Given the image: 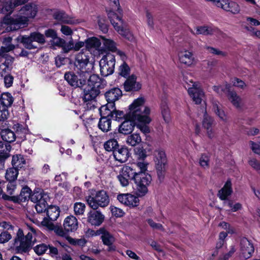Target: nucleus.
<instances>
[{
  "label": "nucleus",
  "mask_w": 260,
  "mask_h": 260,
  "mask_svg": "<svg viewBox=\"0 0 260 260\" xmlns=\"http://www.w3.org/2000/svg\"><path fill=\"white\" fill-rule=\"evenodd\" d=\"M118 144L117 141L115 139H110L107 141L104 144V148L107 151H113L117 149Z\"/></svg>",
  "instance_id": "50"
},
{
  "label": "nucleus",
  "mask_w": 260,
  "mask_h": 260,
  "mask_svg": "<svg viewBox=\"0 0 260 260\" xmlns=\"http://www.w3.org/2000/svg\"><path fill=\"white\" fill-rule=\"evenodd\" d=\"M117 198L120 203L129 207H136L139 202L138 197L129 193L119 194Z\"/></svg>",
  "instance_id": "19"
},
{
  "label": "nucleus",
  "mask_w": 260,
  "mask_h": 260,
  "mask_svg": "<svg viewBox=\"0 0 260 260\" xmlns=\"http://www.w3.org/2000/svg\"><path fill=\"white\" fill-rule=\"evenodd\" d=\"M133 180L137 187L139 196H144L148 191V186L151 181V177L148 173H136V169H134Z\"/></svg>",
  "instance_id": "4"
},
{
  "label": "nucleus",
  "mask_w": 260,
  "mask_h": 260,
  "mask_svg": "<svg viewBox=\"0 0 260 260\" xmlns=\"http://www.w3.org/2000/svg\"><path fill=\"white\" fill-rule=\"evenodd\" d=\"M31 38L34 42H36L38 43L43 44L45 43V38L43 35L37 32H34L30 34Z\"/></svg>",
  "instance_id": "57"
},
{
  "label": "nucleus",
  "mask_w": 260,
  "mask_h": 260,
  "mask_svg": "<svg viewBox=\"0 0 260 260\" xmlns=\"http://www.w3.org/2000/svg\"><path fill=\"white\" fill-rule=\"evenodd\" d=\"M124 88L126 91H137L141 88V84L137 81L136 76L132 75L125 81Z\"/></svg>",
  "instance_id": "22"
},
{
  "label": "nucleus",
  "mask_w": 260,
  "mask_h": 260,
  "mask_svg": "<svg viewBox=\"0 0 260 260\" xmlns=\"http://www.w3.org/2000/svg\"><path fill=\"white\" fill-rule=\"evenodd\" d=\"M10 70V68L6 62L0 65V74L2 77L9 75Z\"/></svg>",
  "instance_id": "63"
},
{
  "label": "nucleus",
  "mask_w": 260,
  "mask_h": 260,
  "mask_svg": "<svg viewBox=\"0 0 260 260\" xmlns=\"http://www.w3.org/2000/svg\"><path fill=\"white\" fill-rule=\"evenodd\" d=\"M30 232H28L24 237V240L22 241L21 248L19 249V253H22L28 251L29 247L32 246L36 241L35 236L37 235V232L35 229L29 227Z\"/></svg>",
  "instance_id": "15"
},
{
  "label": "nucleus",
  "mask_w": 260,
  "mask_h": 260,
  "mask_svg": "<svg viewBox=\"0 0 260 260\" xmlns=\"http://www.w3.org/2000/svg\"><path fill=\"white\" fill-rule=\"evenodd\" d=\"M135 121H137V120L127 118L126 115L125 120L123 121L119 127V133L124 135L131 134L134 130L136 124Z\"/></svg>",
  "instance_id": "25"
},
{
  "label": "nucleus",
  "mask_w": 260,
  "mask_h": 260,
  "mask_svg": "<svg viewBox=\"0 0 260 260\" xmlns=\"http://www.w3.org/2000/svg\"><path fill=\"white\" fill-rule=\"evenodd\" d=\"M12 40V38L10 37L4 39L3 44L5 46L1 48V51L2 53L8 52L15 48V46L11 44Z\"/></svg>",
  "instance_id": "41"
},
{
  "label": "nucleus",
  "mask_w": 260,
  "mask_h": 260,
  "mask_svg": "<svg viewBox=\"0 0 260 260\" xmlns=\"http://www.w3.org/2000/svg\"><path fill=\"white\" fill-rule=\"evenodd\" d=\"M81 76L84 77L85 80L87 78H88L87 84L85 85V86L92 87L95 89H100V87L101 86V79L99 76L95 74L90 75V74L89 73V75L87 76H83V75Z\"/></svg>",
  "instance_id": "30"
},
{
  "label": "nucleus",
  "mask_w": 260,
  "mask_h": 260,
  "mask_svg": "<svg viewBox=\"0 0 260 260\" xmlns=\"http://www.w3.org/2000/svg\"><path fill=\"white\" fill-rule=\"evenodd\" d=\"M213 90L219 94H222V93L225 92L226 90L230 91V85L225 83L223 85L214 86L213 87Z\"/></svg>",
  "instance_id": "56"
},
{
  "label": "nucleus",
  "mask_w": 260,
  "mask_h": 260,
  "mask_svg": "<svg viewBox=\"0 0 260 260\" xmlns=\"http://www.w3.org/2000/svg\"><path fill=\"white\" fill-rule=\"evenodd\" d=\"M212 110L219 118L223 122L227 123L229 121V117L222 108L221 104L216 100H212Z\"/></svg>",
  "instance_id": "23"
},
{
  "label": "nucleus",
  "mask_w": 260,
  "mask_h": 260,
  "mask_svg": "<svg viewBox=\"0 0 260 260\" xmlns=\"http://www.w3.org/2000/svg\"><path fill=\"white\" fill-rule=\"evenodd\" d=\"M105 216L98 211L91 210L87 214V222L92 226H100Z\"/></svg>",
  "instance_id": "17"
},
{
  "label": "nucleus",
  "mask_w": 260,
  "mask_h": 260,
  "mask_svg": "<svg viewBox=\"0 0 260 260\" xmlns=\"http://www.w3.org/2000/svg\"><path fill=\"white\" fill-rule=\"evenodd\" d=\"M113 109H112L108 103L106 105L101 106L99 109V111L101 117L110 118L111 117Z\"/></svg>",
  "instance_id": "42"
},
{
  "label": "nucleus",
  "mask_w": 260,
  "mask_h": 260,
  "mask_svg": "<svg viewBox=\"0 0 260 260\" xmlns=\"http://www.w3.org/2000/svg\"><path fill=\"white\" fill-rule=\"evenodd\" d=\"M47 214L51 221H55L59 215V209L57 206H51L47 208Z\"/></svg>",
  "instance_id": "40"
},
{
  "label": "nucleus",
  "mask_w": 260,
  "mask_h": 260,
  "mask_svg": "<svg viewBox=\"0 0 260 260\" xmlns=\"http://www.w3.org/2000/svg\"><path fill=\"white\" fill-rule=\"evenodd\" d=\"M135 152L138 160H144L146 157V151L142 148H137Z\"/></svg>",
  "instance_id": "59"
},
{
  "label": "nucleus",
  "mask_w": 260,
  "mask_h": 260,
  "mask_svg": "<svg viewBox=\"0 0 260 260\" xmlns=\"http://www.w3.org/2000/svg\"><path fill=\"white\" fill-rule=\"evenodd\" d=\"M96 234H100L101 235V239L104 244L109 246V251L115 249L112 245L114 241V238L108 231L105 228H102L97 230Z\"/></svg>",
  "instance_id": "20"
},
{
  "label": "nucleus",
  "mask_w": 260,
  "mask_h": 260,
  "mask_svg": "<svg viewBox=\"0 0 260 260\" xmlns=\"http://www.w3.org/2000/svg\"><path fill=\"white\" fill-rule=\"evenodd\" d=\"M31 190L29 188L26 187L22 189L18 198L21 202H25L29 199H31Z\"/></svg>",
  "instance_id": "49"
},
{
  "label": "nucleus",
  "mask_w": 260,
  "mask_h": 260,
  "mask_svg": "<svg viewBox=\"0 0 260 260\" xmlns=\"http://www.w3.org/2000/svg\"><path fill=\"white\" fill-rule=\"evenodd\" d=\"M26 2L27 0H15L14 2L12 0H0V13L10 15L16 7Z\"/></svg>",
  "instance_id": "9"
},
{
  "label": "nucleus",
  "mask_w": 260,
  "mask_h": 260,
  "mask_svg": "<svg viewBox=\"0 0 260 260\" xmlns=\"http://www.w3.org/2000/svg\"><path fill=\"white\" fill-rule=\"evenodd\" d=\"M129 67L125 63V62H123V63L120 66L119 68V75L124 77H126L129 75Z\"/></svg>",
  "instance_id": "54"
},
{
  "label": "nucleus",
  "mask_w": 260,
  "mask_h": 260,
  "mask_svg": "<svg viewBox=\"0 0 260 260\" xmlns=\"http://www.w3.org/2000/svg\"><path fill=\"white\" fill-rule=\"evenodd\" d=\"M113 155L116 161L120 163H124L127 160L129 153L127 148L121 147L114 150Z\"/></svg>",
  "instance_id": "24"
},
{
  "label": "nucleus",
  "mask_w": 260,
  "mask_h": 260,
  "mask_svg": "<svg viewBox=\"0 0 260 260\" xmlns=\"http://www.w3.org/2000/svg\"><path fill=\"white\" fill-rule=\"evenodd\" d=\"M86 201L88 205L94 210L97 209L99 207H106L109 203V197L104 190L97 192L94 196L86 197Z\"/></svg>",
  "instance_id": "5"
},
{
  "label": "nucleus",
  "mask_w": 260,
  "mask_h": 260,
  "mask_svg": "<svg viewBox=\"0 0 260 260\" xmlns=\"http://www.w3.org/2000/svg\"><path fill=\"white\" fill-rule=\"evenodd\" d=\"M24 237L23 231L19 229L17 233V235L14 239V247L17 253H19V249L21 248V246L22 244V241L24 240Z\"/></svg>",
  "instance_id": "38"
},
{
  "label": "nucleus",
  "mask_w": 260,
  "mask_h": 260,
  "mask_svg": "<svg viewBox=\"0 0 260 260\" xmlns=\"http://www.w3.org/2000/svg\"><path fill=\"white\" fill-rule=\"evenodd\" d=\"M98 126L104 132L109 131L111 127V119L110 118L101 117L99 122Z\"/></svg>",
  "instance_id": "37"
},
{
  "label": "nucleus",
  "mask_w": 260,
  "mask_h": 260,
  "mask_svg": "<svg viewBox=\"0 0 260 260\" xmlns=\"http://www.w3.org/2000/svg\"><path fill=\"white\" fill-rule=\"evenodd\" d=\"M178 56L179 62L187 67H190L196 62L193 53L187 50L184 49L180 51Z\"/></svg>",
  "instance_id": "16"
},
{
  "label": "nucleus",
  "mask_w": 260,
  "mask_h": 260,
  "mask_svg": "<svg viewBox=\"0 0 260 260\" xmlns=\"http://www.w3.org/2000/svg\"><path fill=\"white\" fill-rule=\"evenodd\" d=\"M109 17L110 19L111 23L115 30H117L120 35L125 38L126 35H127V32H131L128 29L125 27V24L121 17L117 16L115 13H109Z\"/></svg>",
  "instance_id": "11"
},
{
  "label": "nucleus",
  "mask_w": 260,
  "mask_h": 260,
  "mask_svg": "<svg viewBox=\"0 0 260 260\" xmlns=\"http://www.w3.org/2000/svg\"><path fill=\"white\" fill-rule=\"evenodd\" d=\"M109 17L110 19L111 23L115 30H117L120 35L125 38L126 35H127V32H131L128 29L125 27V24L121 17L117 16L115 13H109Z\"/></svg>",
  "instance_id": "12"
},
{
  "label": "nucleus",
  "mask_w": 260,
  "mask_h": 260,
  "mask_svg": "<svg viewBox=\"0 0 260 260\" xmlns=\"http://www.w3.org/2000/svg\"><path fill=\"white\" fill-rule=\"evenodd\" d=\"M83 89V100L85 102L94 100L100 93V89H95L92 87L85 86Z\"/></svg>",
  "instance_id": "32"
},
{
  "label": "nucleus",
  "mask_w": 260,
  "mask_h": 260,
  "mask_svg": "<svg viewBox=\"0 0 260 260\" xmlns=\"http://www.w3.org/2000/svg\"><path fill=\"white\" fill-rule=\"evenodd\" d=\"M17 40L23 44V46L27 49H32L37 47L34 44V40L30 35L29 36H20L17 38Z\"/></svg>",
  "instance_id": "35"
},
{
  "label": "nucleus",
  "mask_w": 260,
  "mask_h": 260,
  "mask_svg": "<svg viewBox=\"0 0 260 260\" xmlns=\"http://www.w3.org/2000/svg\"><path fill=\"white\" fill-rule=\"evenodd\" d=\"M48 245L45 244H40L36 246L34 249L35 252L39 255L45 253L48 249Z\"/></svg>",
  "instance_id": "55"
},
{
  "label": "nucleus",
  "mask_w": 260,
  "mask_h": 260,
  "mask_svg": "<svg viewBox=\"0 0 260 260\" xmlns=\"http://www.w3.org/2000/svg\"><path fill=\"white\" fill-rule=\"evenodd\" d=\"M249 165L260 174V162L255 158H252L248 161Z\"/></svg>",
  "instance_id": "64"
},
{
  "label": "nucleus",
  "mask_w": 260,
  "mask_h": 260,
  "mask_svg": "<svg viewBox=\"0 0 260 260\" xmlns=\"http://www.w3.org/2000/svg\"><path fill=\"white\" fill-rule=\"evenodd\" d=\"M63 227L67 232H74L78 227L77 219L73 215L67 217L63 222Z\"/></svg>",
  "instance_id": "27"
},
{
  "label": "nucleus",
  "mask_w": 260,
  "mask_h": 260,
  "mask_svg": "<svg viewBox=\"0 0 260 260\" xmlns=\"http://www.w3.org/2000/svg\"><path fill=\"white\" fill-rule=\"evenodd\" d=\"M146 101L144 96L135 99L129 106V112L126 114L127 118L137 120L139 122L150 123V109L145 105Z\"/></svg>",
  "instance_id": "2"
},
{
  "label": "nucleus",
  "mask_w": 260,
  "mask_h": 260,
  "mask_svg": "<svg viewBox=\"0 0 260 260\" xmlns=\"http://www.w3.org/2000/svg\"><path fill=\"white\" fill-rule=\"evenodd\" d=\"M122 95V92L118 88H114L105 93V98L112 109L115 107V102Z\"/></svg>",
  "instance_id": "21"
},
{
  "label": "nucleus",
  "mask_w": 260,
  "mask_h": 260,
  "mask_svg": "<svg viewBox=\"0 0 260 260\" xmlns=\"http://www.w3.org/2000/svg\"><path fill=\"white\" fill-rule=\"evenodd\" d=\"M91 54L85 50L79 52L76 57L75 66L79 70L78 74L81 76H87L93 68L92 63L89 61Z\"/></svg>",
  "instance_id": "3"
},
{
  "label": "nucleus",
  "mask_w": 260,
  "mask_h": 260,
  "mask_svg": "<svg viewBox=\"0 0 260 260\" xmlns=\"http://www.w3.org/2000/svg\"><path fill=\"white\" fill-rule=\"evenodd\" d=\"M1 102L5 108L10 107L13 102V98L10 93L8 92L4 93L1 95Z\"/></svg>",
  "instance_id": "46"
},
{
  "label": "nucleus",
  "mask_w": 260,
  "mask_h": 260,
  "mask_svg": "<svg viewBox=\"0 0 260 260\" xmlns=\"http://www.w3.org/2000/svg\"><path fill=\"white\" fill-rule=\"evenodd\" d=\"M224 205H227L229 208H230L232 212H236L240 210L242 208L241 204L239 203L234 204L232 201H229L227 202H225Z\"/></svg>",
  "instance_id": "62"
},
{
  "label": "nucleus",
  "mask_w": 260,
  "mask_h": 260,
  "mask_svg": "<svg viewBox=\"0 0 260 260\" xmlns=\"http://www.w3.org/2000/svg\"><path fill=\"white\" fill-rule=\"evenodd\" d=\"M190 32L194 35H210L215 31V29L211 26L204 25L197 26L194 29H190Z\"/></svg>",
  "instance_id": "31"
},
{
  "label": "nucleus",
  "mask_w": 260,
  "mask_h": 260,
  "mask_svg": "<svg viewBox=\"0 0 260 260\" xmlns=\"http://www.w3.org/2000/svg\"><path fill=\"white\" fill-rule=\"evenodd\" d=\"M134 174V169L125 166L121 168L117 178L120 185L123 187H125L129 184V179L133 180Z\"/></svg>",
  "instance_id": "10"
},
{
  "label": "nucleus",
  "mask_w": 260,
  "mask_h": 260,
  "mask_svg": "<svg viewBox=\"0 0 260 260\" xmlns=\"http://www.w3.org/2000/svg\"><path fill=\"white\" fill-rule=\"evenodd\" d=\"M232 183L228 180L224 186L218 191V196L221 200H225L232 193Z\"/></svg>",
  "instance_id": "33"
},
{
  "label": "nucleus",
  "mask_w": 260,
  "mask_h": 260,
  "mask_svg": "<svg viewBox=\"0 0 260 260\" xmlns=\"http://www.w3.org/2000/svg\"><path fill=\"white\" fill-rule=\"evenodd\" d=\"M25 164V161L22 156H13L12 160L13 167L17 169L18 170V169L22 168Z\"/></svg>",
  "instance_id": "47"
},
{
  "label": "nucleus",
  "mask_w": 260,
  "mask_h": 260,
  "mask_svg": "<svg viewBox=\"0 0 260 260\" xmlns=\"http://www.w3.org/2000/svg\"><path fill=\"white\" fill-rule=\"evenodd\" d=\"M79 79L78 76L73 73H68L64 75V79L72 86L74 87H80L85 84V80L84 77L80 76Z\"/></svg>",
  "instance_id": "18"
},
{
  "label": "nucleus",
  "mask_w": 260,
  "mask_h": 260,
  "mask_svg": "<svg viewBox=\"0 0 260 260\" xmlns=\"http://www.w3.org/2000/svg\"><path fill=\"white\" fill-rule=\"evenodd\" d=\"M188 81L189 82L185 81L186 85L185 87L187 89L189 96L196 104H201L205 97L203 90L198 83L192 81V80Z\"/></svg>",
  "instance_id": "6"
},
{
  "label": "nucleus",
  "mask_w": 260,
  "mask_h": 260,
  "mask_svg": "<svg viewBox=\"0 0 260 260\" xmlns=\"http://www.w3.org/2000/svg\"><path fill=\"white\" fill-rule=\"evenodd\" d=\"M240 250L241 256L245 259L250 258L254 252V248L252 242L243 237L240 241Z\"/></svg>",
  "instance_id": "13"
},
{
  "label": "nucleus",
  "mask_w": 260,
  "mask_h": 260,
  "mask_svg": "<svg viewBox=\"0 0 260 260\" xmlns=\"http://www.w3.org/2000/svg\"><path fill=\"white\" fill-rule=\"evenodd\" d=\"M228 97L229 100L235 108L240 109L242 107V99L235 91H229Z\"/></svg>",
  "instance_id": "34"
},
{
  "label": "nucleus",
  "mask_w": 260,
  "mask_h": 260,
  "mask_svg": "<svg viewBox=\"0 0 260 260\" xmlns=\"http://www.w3.org/2000/svg\"><path fill=\"white\" fill-rule=\"evenodd\" d=\"M54 18L58 21L64 23H71L72 21L63 12H56L54 15Z\"/></svg>",
  "instance_id": "51"
},
{
  "label": "nucleus",
  "mask_w": 260,
  "mask_h": 260,
  "mask_svg": "<svg viewBox=\"0 0 260 260\" xmlns=\"http://www.w3.org/2000/svg\"><path fill=\"white\" fill-rule=\"evenodd\" d=\"M199 164L201 167L204 169L209 168V158L206 154H202L199 159Z\"/></svg>",
  "instance_id": "61"
},
{
  "label": "nucleus",
  "mask_w": 260,
  "mask_h": 260,
  "mask_svg": "<svg viewBox=\"0 0 260 260\" xmlns=\"http://www.w3.org/2000/svg\"><path fill=\"white\" fill-rule=\"evenodd\" d=\"M38 12L37 6L34 3L26 4L13 17L5 16L1 22V27L6 31H14L27 25L29 18L35 17Z\"/></svg>",
  "instance_id": "1"
},
{
  "label": "nucleus",
  "mask_w": 260,
  "mask_h": 260,
  "mask_svg": "<svg viewBox=\"0 0 260 260\" xmlns=\"http://www.w3.org/2000/svg\"><path fill=\"white\" fill-rule=\"evenodd\" d=\"M148 165V162L145 160H137L135 165L139 170H136V173H147Z\"/></svg>",
  "instance_id": "52"
},
{
  "label": "nucleus",
  "mask_w": 260,
  "mask_h": 260,
  "mask_svg": "<svg viewBox=\"0 0 260 260\" xmlns=\"http://www.w3.org/2000/svg\"><path fill=\"white\" fill-rule=\"evenodd\" d=\"M115 58L114 55L107 53L100 61V71L102 75L106 77L112 74L114 71Z\"/></svg>",
  "instance_id": "7"
},
{
  "label": "nucleus",
  "mask_w": 260,
  "mask_h": 260,
  "mask_svg": "<svg viewBox=\"0 0 260 260\" xmlns=\"http://www.w3.org/2000/svg\"><path fill=\"white\" fill-rule=\"evenodd\" d=\"M18 174V170L17 169L10 168L6 171L5 178L9 181H14L17 179Z\"/></svg>",
  "instance_id": "43"
},
{
  "label": "nucleus",
  "mask_w": 260,
  "mask_h": 260,
  "mask_svg": "<svg viewBox=\"0 0 260 260\" xmlns=\"http://www.w3.org/2000/svg\"><path fill=\"white\" fill-rule=\"evenodd\" d=\"M12 238V236L10 233L7 231H4L0 234V243L4 244L7 243Z\"/></svg>",
  "instance_id": "58"
},
{
  "label": "nucleus",
  "mask_w": 260,
  "mask_h": 260,
  "mask_svg": "<svg viewBox=\"0 0 260 260\" xmlns=\"http://www.w3.org/2000/svg\"><path fill=\"white\" fill-rule=\"evenodd\" d=\"M214 122L213 119L208 115L205 110V113L202 121L203 126L207 131V134L210 138L213 137V131L212 129V125Z\"/></svg>",
  "instance_id": "29"
},
{
  "label": "nucleus",
  "mask_w": 260,
  "mask_h": 260,
  "mask_svg": "<svg viewBox=\"0 0 260 260\" xmlns=\"http://www.w3.org/2000/svg\"><path fill=\"white\" fill-rule=\"evenodd\" d=\"M102 39L103 40V44L106 49L112 52L116 51L117 49L116 44L114 41L106 39L104 37H102Z\"/></svg>",
  "instance_id": "48"
},
{
  "label": "nucleus",
  "mask_w": 260,
  "mask_h": 260,
  "mask_svg": "<svg viewBox=\"0 0 260 260\" xmlns=\"http://www.w3.org/2000/svg\"><path fill=\"white\" fill-rule=\"evenodd\" d=\"M85 205L81 202H76L74 205V211L76 215H83L85 210Z\"/></svg>",
  "instance_id": "53"
},
{
  "label": "nucleus",
  "mask_w": 260,
  "mask_h": 260,
  "mask_svg": "<svg viewBox=\"0 0 260 260\" xmlns=\"http://www.w3.org/2000/svg\"><path fill=\"white\" fill-rule=\"evenodd\" d=\"M125 116L126 114H125L123 111L116 110L114 107L111 119L115 120H119V119L122 117L125 118Z\"/></svg>",
  "instance_id": "60"
},
{
  "label": "nucleus",
  "mask_w": 260,
  "mask_h": 260,
  "mask_svg": "<svg viewBox=\"0 0 260 260\" xmlns=\"http://www.w3.org/2000/svg\"><path fill=\"white\" fill-rule=\"evenodd\" d=\"M142 142V139L140 134L137 133H133L126 138V144L131 146H135L139 145Z\"/></svg>",
  "instance_id": "36"
},
{
  "label": "nucleus",
  "mask_w": 260,
  "mask_h": 260,
  "mask_svg": "<svg viewBox=\"0 0 260 260\" xmlns=\"http://www.w3.org/2000/svg\"><path fill=\"white\" fill-rule=\"evenodd\" d=\"M216 6L225 11L233 14H237L240 11L239 5L235 2L230 0H215Z\"/></svg>",
  "instance_id": "14"
},
{
  "label": "nucleus",
  "mask_w": 260,
  "mask_h": 260,
  "mask_svg": "<svg viewBox=\"0 0 260 260\" xmlns=\"http://www.w3.org/2000/svg\"><path fill=\"white\" fill-rule=\"evenodd\" d=\"M161 114L164 120L167 123L171 121L170 113L169 107L166 102H162L161 104Z\"/></svg>",
  "instance_id": "44"
},
{
  "label": "nucleus",
  "mask_w": 260,
  "mask_h": 260,
  "mask_svg": "<svg viewBox=\"0 0 260 260\" xmlns=\"http://www.w3.org/2000/svg\"><path fill=\"white\" fill-rule=\"evenodd\" d=\"M1 135L2 139L8 143H11L14 141L16 139V136L14 133L9 129L2 130Z\"/></svg>",
  "instance_id": "39"
},
{
  "label": "nucleus",
  "mask_w": 260,
  "mask_h": 260,
  "mask_svg": "<svg viewBox=\"0 0 260 260\" xmlns=\"http://www.w3.org/2000/svg\"><path fill=\"white\" fill-rule=\"evenodd\" d=\"M42 224L43 225H45L47 226L48 229L50 230H54L56 233L61 237H63L65 235V233L63 231V230L61 228H55V225L51 221H46V220H43L42 222Z\"/></svg>",
  "instance_id": "45"
},
{
  "label": "nucleus",
  "mask_w": 260,
  "mask_h": 260,
  "mask_svg": "<svg viewBox=\"0 0 260 260\" xmlns=\"http://www.w3.org/2000/svg\"><path fill=\"white\" fill-rule=\"evenodd\" d=\"M154 161L155 167L166 166L167 159L166 153L164 150L160 149L156 150L154 152Z\"/></svg>",
  "instance_id": "28"
},
{
  "label": "nucleus",
  "mask_w": 260,
  "mask_h": 260,
  "mask_svg": "<svg viewBox=\"0 0 260 260\" xmlns=\"http://www.w3.org/2000/svg\"><path fill=\"white\" fill-rule=\"evenodd\" d=\"M49 195L43 192H37L31 194V201L36 203L35 208L38 213H42L47 210Z\"/></svg>",
  "instance_id": "8"
},
{
  "label": "nucleus",
  "mask_w": 260,
  "mask_h": 260,
  "mask_svg": "<svg viewBox=\"0 0 260 260\" xmlns=\"http://www.w3.org/2000/svg\"><path fill=\"white\" fill-rule=\"evenodd\" d=\"M101 45L100 40L94 37L89 38L85 42L86 47L89 52L94 49L99 52V55L104 53L103 49L100 48Z\"/></svg>",
  "instance_id": "26"
}]
</instances>
